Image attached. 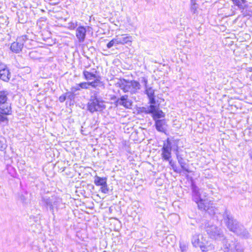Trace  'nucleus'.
<instances>
[{"label": "nucleus", "mask_w": 252, "mask_h": 252, "mask_svg": "<svg viewBox=\"0 0 252 252\" xmlns=\"http://www.w3.org/2000/svg\"><path fill=\"white\" fill-rule=\"evenodd\" d=\"M223 244L224 252H243V249L237 241L224 240Z\"/></svg>", "instance_id": "6e6552de"}, {"label": "nucleus", "mask_w": 252, "mask_h": 252, "mask_svg": "<svg viewBox=\"0 0 252 252\" xmlns=\"http://www.w3.org/2000/svg\"><path fill=\"white\" fill-rule=\"evenodd\" d=\"M66 99V95L65 94H63L62 95H61L59 97V101L61 102H63L65 101V100Z\"/></svg>", "instance_id": "2f4dec72"}, {"label": "nucleus", "mask_w": 252, "mask_h": 252, "mask_svg": "<svg viewBox=\"0 0 252 252\" xmlns=\"http://www.w3.org/2000/svg\"><path fill=\"white\" fill-rule=\"evenodd\" d=\"M0 122H3L7 123L8 122V119L7 118L6 116L8 115H10L11 113L10 111H0Z\"/></svg>", "instance_id": "393cba45"}, {"label": "nucleus", "mask_w": 252, "mask_h": 252, "mask_svg": "<svg viewBox=\"0 0 252 252\" xmlns=\"http://www.w3.org/2000/svg\"><path fill=\"white\" fill-rule=\"evenodd\" d=\"M104 108V101L96 96L92 97L88 104L89 110H101Z\"/></svg>", "instance_id": "9d476101"}, {"label": "nucleus", "mask_w": 252, "mask_h": 252, "mask_svg": "<svg viewBox=\"0 0 252 252\" xmlns=\"http://www.w3.org/2000/svg\"><path fill=\"white\" fill-rule=\"evenodd\" d=\"M115 104L116 106L118 104L123 105L126 109H131L132 102L128 99L127 95H125L117 99L115 102Z\"/></svg>", "instance_id": "4468645a"}, {"label": "nucleus", "mask_w": 252, "mask_h": 252, "mask_svg": "<svg viewBox=\"0 0 252 252\" xmlns=\"http://www.w3.org/2000/svg\"><path fill=\"white\" fill-rule=\"evenodd\" d=\"M203 225L208 235L211 239L221 240L223 238L224 235L220 228L215 225L211 224L206 220H201L200 227L202 228Z\"/></svg>", "instance_id": "20e7f679"}, {"label": "nucleus", "mask_w": 252, "mask_h": 252, "mask_svg": "<svg viewBox=\"0 0 252 252\" xmlns=\"http://www.w3.org/2000/svg\"><path fill=\"white\" fill-rule=\"evenodd\" d=\"M94 183L97 186H102L103 185H106L107 178L100 177L97 176H95Z\"/></svg>", "instance_id": "aec40b11"}, {"label": "nucleus", "mask_w": 252, "mask_h": 252, "mask_svg": "<svg viewBox=\"0 0 252 252\" xmlns=\"http://www.w3.org/2000/svg\"><path fill=\"white\" fill-rule=\"evenodd\" d=\"M177 159L181 168L187 172L189 173L190 171L188 169V167L186 166L187 164L184 159H183V158L181 156L177 155Z\"/></svg>", "instance_id": "4be33fe9"}, {"label": "nucleus", "mask_w": 252, "mask_h": 252, "mask_svg": "<svg viewBox=\"0 0 252 252\" xmlns=\"http://www.w3.org/2000/svg\"><path fill=\"white\" fill-rule=\"evenodd\" d=\"M6 140L2 136H0V151H3L7 147Z\"/></svg>", "instance_id": "a878e982"}, {"label": "nucleus", "mask_w": 252, "mask_h": 252, "mask_svg": "<svg viewBox=\"0 0 252 252\" xmlns=\"http://www.w3.org/2000/svg\"><path fill=\"white\" fill-rule=\"evenodd\" d=\"M117 40V38H113L112 39V40H111L107 44V47L108 48H110L111 47H112L113 46H114V44H116V41Z\"/></svg>", "instance_id": "c85d7f7f"}, {"label": "nucleus", "mask_w": 252, "mask_h": 252, "mask_svg": "<svg viewBox=\"0 0 252 252\" xmlns=\"http://www.w3.org/2000/svg\"><path fill=\"white\" fill-rule=\"evenodd\" d=\"M235 6H237L240 9H244L247 6L246 0H230Z\"/></svg>", "instance_id": "5701e85b"}, {"label": "nucleus", "mask_w": 252, "mask_h": 252, "mask_svg": "<svg viewBox=\"0 0 252 252\" xmlns=\"http://www.w3.org/2000/svg\"><path fill=\"white\" fill-rule=\"evenodd\" d=\"M86 32V28L83 26H80L76 29L75 34L79 42L81 43L84 41Z\"/></svg>", "instance_id": "2eb2a0df"}, {"label": "nucleus", "mask_w": 252, "mask_h": 252, "mask_svg": "<svg viewBox=\"0 0 252 252\" xmlns=\"http://www.w3.org/2000/svg\"><path fill=\"white\" fill-rule=\"evenodd\" d=\"M173 216L177 218H178V217L176 215H174Z\"/></svg>", "instance_id": "c9c22d12"}, {"label": "nucleus", "mask_w": 252, "mask_h": 252, "mask_svg": "<svg viewBox=\"0 0 252 252\" xmlns=\"http://www.w3.org/2000/svg\"><path fill=\"white\" fill-rule=\"evenodd\" d=\"M165 147V148L172 150V142L171 140L169 139V138H167L166 142H164L163 147Z\"/></svg>", "instance_id": "cd10ccee"}, {"label": "nucleus", "mask_w": 252, "mask_h": 252, "mask_svg": "<svg viewBox=\"0 0 252 252\" xmlns=\"http://www.w3.org/2000/svg\"><path fill=\"white\" fill-rule=\"evenodd\" d=\"M121 38H117L116 44H125L131 43L132 41V37L128 34H123L121 35Z\"/></svg>", "instance_id": "f3484780"}, {"label": "nucleus", "mask_w": 252, "mask_h": 252, "mask_svg": "<svg viewBox=\"0 0 252 252\" xmlns=\"http://www.w3.org/2000/svg\"><path fill=\"white\" fill-rule=\"evenodd\" d=\"M146 113H151V116L155 121V126L157 130L159 132H164L166 130L165 114L163 111H144Z\"/></svg>", "instance_id": "423d86ee"}, {"label": "nucleus", "mask_w": 252, "mask_h": 252, "mask_svg": "<svg viewBox=\"0 0 252 252\" xmlns=\"http://www.w3.org/2000/svg\"><path fill=\"white\" fill-rule=\"evenodd\" d=\"M161 156L162 158L166 161H169L171 158V150L167 149L165 147L161 148Z\"/></svg>", "instance_id": "6ab92c4d"}, {"label": "nucleus", "mask_w": 252, "mask_h": 252, "mask_svg": "<svg viewBox=\"0 0 252 252\" xmlns=\"http://www.w3.org/2000/svg\"><path fill=\"white\" fill-rule=\"evenodd\" d=\"M100 190L101 192L103 193L106 194L108 193L109 192V188L107 187V184H106V185H103L101 187Z\"/></svg>", "instance_id": "c756f323"}, {"label": "nucleus", "mask_w": 252, "mask_h": 252, "mask_svg": "<svg viewBox=\"0 0 252 252\" xmlns=\"http://www.w3.org/2000/svg\"><path fill=\"white\" fill-rule=\"evenodd\" d=\"M223 218L227 228L230 231L242 238L248 239L250 237V234L247 229L234 219L230 212L225 210L223 214Z\"/></svg>", "instance_id": "f257e3e1"}, {"label": "nucleus", "mask_w": 252, "mask_h": 252, "mask_svg": "<svg viewBox=\"0 0 252 252\" xmlns=\"http://www.w3.org/2000/svg\"><path fill=\"white\" fill-rule=\"evenodd\" d=\"M103 252H105V251H104Z\"/></svg>", "instance_id": "58836bf2"}, {"label": "nucleus", "mask_w": 252, "mask_h": 252, "mask_svg": "<svg viewBox=\"0 0 252 252\" xmlns=\"http://www.w3.org/2000/svg\"><path fill=\"white\" fill-rule=\"evenodd\" d=\"M169 164L172 167V168L174 170V171L176 172H180V171H178L177 170L174 169V164L172 163V160L170 159L169 160Z\"/></svg>", "instance_id": "473e14b6"}, {"label": "nucleus", "mask_w": 252, "mask_h": 252, "mask_svg": "<svg viewBox=\"0 0 252 252\" xmlns=\"http://www.w3.org/2000/svg\"><path fill=\"white\" fill-rule=\"evenodd\" d=\"M194 190L195 202L197 204L198 209L205 211L211 216L214 215L215 214L216 208L212 202L210 200H200L201 198L197 188L195 187Z\"/></svg>", "instance_id": "39448f33"}, {"label": "nucleus", "mask_w": 252, "mask_h": 252, "mask_svg": "<svg viewBox=\"0 0 252 252\" xmlns=\"http://www.w3.org/2000/svg\"><path fill=\"white\" fill-rule=\"evenodd\" d=\"M249 156L252 159V151H251L250 153H249Z\"/></svg>", "instance_id": "f704fd0d"}, {"label": "nucleus", "mask_w": 252, "mask_h": 252, "mask_svg": "<svg viewBox=\"0 0 252 252\" xmlns=\"http://www.w3.org/2000/svg\"><path fill=\"white\" fill-rule=\"evenodd\" d=\"M140 83L136 81H125L121 84V88L125 93L129 92L131 94H135L140 89Z\"/></svg>", "instance_id": "0eeeda50"}, {"label": "nucleus", "mask_w": 252, "mask_h": 252, "mask_svg": "<svg viewBox=\"0 0 252 252\" xmlns=\"http://www.w3.org/2000/svg\"><path fill=\"white\" fill-rule=\"evenodd\" d=\"M11 78V73L8 66L3 63H0V79L7 82Z\"/></svg>", "instance_id": "ddd939ff"}, {"label": "nucleus", "mask_w": 252, "mask_h": 252, "mask_svg": "<svg viewBox=\"0 0 252 252\" xmlns=\"http://www.w3.org/2000/svg\"><path fill=\"white\" fill-rule=\"evenodd\" d=\"M40 204L46 211L51 212L54 218L55 217V212L58 211V210L63 205L62 199L56 196H43L41 197Z\"/></svg>", "instance_id": "7ed1b4c3"}, {"label": "nucleus", "mask_w": 252, "mask_h": 252, "mask_svg": "<svg viewBox=\"0 0 252 252\" xmlns=\"http://www.w3.org/2000/svg\"><path fill=\"white\" fill-rule=\"evenodd\" d=\"M174 169H176V170H177V169H176V166H175V165H174Z\"/></svg>", "instance_id": "e433bc0d"}, {"label": "nucleus", "mask_w": 252, "mask_h": 252, "mask_svg": "<svg viewBox=\"0 0 252 252\" xmlns=\"http://www.w3.org/2000/svg\"><path fill=\"white\" fill-rule=\"evenodd\" d=\"M173 239L174 240H175V237L174 235H169L166 238V240L167 242H168L169 240H172Z\"/></svg>", "instance_id": "72a5a7b5"}, {"label": "nucleus", "mask_w": 252, "mask_h": 252, "mask_svg": "<svg viewBox=\"0 0 252 252\" xmlns=\"http://www.w3.org/2000/svg\"><path fill=\"white\" fill-rule=\"evenodd\" d=\"M195 187L196 188H197V191H198V192L199 194V196H200V198H201L200 200H209L207 198L208 194L206 192H205L204 189H200L196 186H195L194 184H192L191 185V189H192V192L193 200L194 202H195V199H194V189H195Z\"/></svg>", "instance_id": "dca6fc26"}, {"label": "nucleus", "mask_w": 252, "mask_h": 252, "mask_svg": "<svg viewBox=\"0 0 252 252\" xmlns=\"http://www.w3.org/2000/svg\"><path fill=\"white\" fill-rule=\"evenodd\" d=\"M101 81L99 79H95L92 82H83L77 85V87L74 89V91H79L80 89H88L89 86L95 88L101 84Z\"/></svg>", "instance_id": "f8f14e48"}, {"label": "nucleus", "mask_w": 252, "mask_h": 252, "mask_svg": "<svg viewBox=\"0 0 252 252\" xmlns=\"http://www.w3.org/2000/svg\"><path fill=\"white\" fill-rule=\"evenodd\" d=\"M223 218L227 228L230 231L242 238L248 239L250 237V234L247 229L234 219L230 212L225 210L223 214Z\"/></svg>", "instance_id": "f03ea898"}, {"label": "nucleus", "mask_w": 252, "mask_h": 252, "mask_svg": "<svg viewBox=\"0 0 252 252\" xmlns=\"http://www.w3.org/2000/svg\"><path fill=\"white\" fill-rule=\"evenodd\" d=\"M191 242L192 245L195 247L202 248L204 247L203 243L199 240L198 235H194L193 236Z\"/></svg>", "instance_id": "412c9836"}, {"label": "nucleus", "mask_w": 252, "mask_h": 252, "mask_svg": "<svg viewBox=\"0 0 252 252\" xmlns=\"http://www.w3.org/2000/svg\"><path fill=\"white\" fill-rule=\"evenodd\" d=\"M83 75L84 78L86 80H90L92 79H99V81H101V77L98 76H96L95 74L90 72L87 70H84L83 72Z\"/></svg>", "instance_id": "a211bd4d"}, {"label": "nucleus", "mask_w": 252, "mask_h": 252, "mask_svg": "<svg viewBox=\"0 0 252 252\" xmlns=\"http://www.w3.org/2000/svg\"><path fill=\"white\" fill-rule=\"evenodd\" d=\"M192 1H194L195 0H192Z\"/></svg>", "instance_id": "4c0bfd02"}, {"label": "nucleus", "mask_w": 252, "mask_h": 252, "mask_svg": "<svg viewBox=\"0 0 252 252\" xmlns=\"http://www.w3.org/2000/svg\"><path fill=\"white\" fill-rule=\"evenodd\" d=\"M189 218L190 220H188V223H190L191 225H194L195 223H197V221L195 220L192 219V218Z\"/></svg>", "instance_id": "7c9ffc66"}, {"label": "nucleus", "mask_w": 252, "mask_h": 252, "mask_svg": "<svg viewBox=\"0 0 252 252\" xmlns=\"http://www.w3.org/2000/svg\"><path fill=\"white\" fill-rule=\"evenodd\" d=\"M146 94L148 96L149 99L155 97L154 91L151 88L146 90Z\"/></svg>", "instance_id": "bb28decb"}, {"label": "nucleus", "mask_w": 252, "mask_h": 252, "mask_svg": "<svg viewBox=\"0 0 252 252\" xmlns=\"http://www.w3.org/2000/svg\"><path fill=\"white\" fill-rule=\"evenodd\" d=\"M8 93L6 91H0V110H10L11 109V103L8 101Z\"/></svg>", "instance_id": "9b49d317"}, {"label": "nucleus", "mask_w": 252, "mask_h": 252, "mask_svg": "<svg viewBox=\"0 0 252 252\" xmlns=\"http://www.w3.org/2000/svg\"><path fill=\"white\" fill-rule=\"evenodd\" d=\"M27 40L28 38L26 35L19 36L16 40L11 44L10 49L12 52L16 53L20 52L23 47L24 44Z\"/></svg>", "instance_id": "1a4fd4ad"}, {"label": "nucleus", "mask_w": 252, "mask_h": 252, "mask_svg": "<svg viewBox=\"0 0 252 252\" xmlns=\"http://www.w3.org/2000/svg\"><path fill=\"white\" fill-rule=\"evenodd\" d=\"M149 110H157L159 107V103L156 101L155 97L149 99Z\"/></svg>", "instance_id": "b1692460"}]
</instances>
